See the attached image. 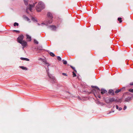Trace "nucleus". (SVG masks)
<instances>
[{"mask_svg":"<svg viewBox=\"0 0 133 133\" xmlns=\"http://www.w3.org/2000/svg\"><path fill=\"white\" fill-rule=\"evenodd\" d=\"M50 55L52 57H54L55 56V54L52 52H50Z\"/></svg>","mask_w":133,"mask_h":133,"instance_id":"obj_17","label":"nucleus"},{"mask_svg":"<svg viewBox=\"0 0 133 133\" xmlns=\"http://www.w3.org/2000/svg\"><path fill=\"white\" fill-rule=\"evenodd\" d=\"M14 31L16 32L17 33H19V31L17 30H14Z\"/></svg>","mask_w":133,"mask_h":133,"instance_id":"obj_28","label":"nucleus"},{"mask_svg":"<svg viewBox=\"0 0 133 133\" xmlns=\"http://www.w3.org/2000/svg\"><path fill=\"white\" fill-rule=\"evenodd\" d=\"M21 60H25L27 61H29V59L27 58H24L23 57H21Z\"/></svg>","mask_w":133,"mask_h":133,"instance_id":"obj_12","label":"nucleus"},{"mask_svg":"<svg viewBox=\"0 0 133 133\" xmlns=\"http://www.w3.org/2000/svg\"><path fill=\"white\" fill-rule=\"evenodd\" d=\"M24 18L26 20H27L28 21H30V19L27 17L26 16H25L24 17Z\"/></svg>","mask_w":133,"mask_h":133,"instance_id":"obj_15","label":"nucleus"},{"mask_svg":"<svg viewBox=\"0 0 133 133\" xmlns=\"http://www.w3.org/2000/svg\"><path fill=\"white\" fill-rule=\"evenodd\" d=\"M34 42L36 44H38V42L36 39H34Z\"/></svg>","mask_w":133,"mask_h":133,"instance_id":"obj_22","label":"nucleus"},{"mask_svg":"<svg viewBox=\"0 0 133 133\" xmlns=\"http://www.w3.org/2000/svg\"><path fill=\"white\" fill-rule=\"evenodd\" d=\"M18 24L16 22L14 24V26H18Z\"/></svg>","mask_w":133,"mask_h":133,"instance_id":"obj_19","label":"nucleus"},{"mask_svg":"<svg viewBox=\"0 0 133 133\" xmlns=\"http://www.w3.org/2000/svg\"><path fill=\"white\" fill-rule=\"evenodd\" d=\"M125 89V88L124 87L122 88L121 89H121V91L123 90H124Z\"/></svg>","mask_w":133,"mask_h":133,"instance_id":"obj_31","label":"nucleus"},{"mask_svg":"<svg viewBox=\"0 0 133 133\" xmlns=\"http://www.w3.org/2000/svg\"><path fill=\"white\" fill-rule=\"evenodd\" d=\"M62 74L63 75L67 76V75H66V73H62Z\"/></svg>","mask_w":133,"mask_h":133,"instance_id":"obj_26","label":"nucleus"},{"mask_svg":"<svg viewBox=\"0 0 133 133\" xmlns=\"http://www.w3.org/2000/svg\"><path fill=\"white\" fill-rule=\"evenodd\" d=\"M19 43L21 44L23 46H25L27 45L26 42L24 40L20 42Z\"/></svg>","mask_w":133,"mask_h":133,"instance_id":"obj_7","label":"nucleus"},{"mask_svg":"<svg viewBox=\"0 0 133 133\" xmlns=\"http://www.w3.org/2000/svg\"><path fill=\"white\" fill-rule=\"evenodd\" d=\"M109 93L110 94L112 95H114V91L112 89L109 90Z\"/></svg>","mask_w":133,"mask_h":133,"instance_id":"obj_8","label":"nucleus"},{"mask_svg":"<svg viewBox=\"0 0 133 133\" xmlns=\"http://www.w3.org/2000/svg\"><path fill=\"white\" fill-rule=\"evenodd\" d=\"M115 101V100L114 98L111 97L108 98L106 100V102L107 103H109L111 102H112Z\"/></svg>","mask_w":133,"mask_h":133,"instance_id":"obj_4","label":"nucleus"},{"mask_svg":"<svg viewBox=\"0 0 133 133\" xmlns=\"http://www.w3.org/2000/svg\"><path fill=\"white\" fill-rule=\"evenodd\" d=\"M130 84L131 85H133V82H132L131 83H130Z\"/></svg>","mask_w":133,"mask_h":133,"instance_id":"obj_35","label":"nucleus"},{"mask_svg":"<svg viewBox=\"0 0 133 133\" xmlns=\"http://www.w3.org/2000/svg\"><path fill=\"white\" fill-rule=\"evenodd\" d=\"M48 76L49 77V78H50L52 79L53 81H54V80H55V78L54 77H53L52 76H50L49 75V74H48Z\"/></svg>","mask_w":133,"mask_h":133,"instance_id":"obj_11","label":"nucleus"},{"mask_svg":"<svg viewBox=\"0 0 133 133\" xmlns=\"http://www.w3.org/2000/svg\"><path fill=\"white\" fill-rule=\"evenodd\" d=\"M129 91L131 92H133V89H130Z\"/></svg>","mask_w":133,"mask_h":133,"instance_id":"obj_25","label":"nucleus"},{"mask_svg":"<svg viewBox=\"0 0 133 133\" xmlns=\"http://www.w3.org/2000/svg\"><path fill=\"white\" fill-rule=\"evenodd\" d=\"M98 95H97V97L99 98H100V97H101V96H100V95L98 94H97Z\"/></svg>","mask_w":133,"mask_h":133,"instance_id":"obj_33","label":"nucleus"},{"mask_svg":"<svg viewBox=\"0 0 133 133\" xmlns=\"http://www.w3.org/2000/svg\"><path fill=\"white\" fill-rule=\"evenodd\" d=\"M93 88H95L96 89V90L94 89L92 90V92L94 93V95L96 96L95 93H96L97 94H98L101 91V90L99 88L96 86H92Z\"/></svg>","mask_w":133,"mask_h":133,"instance_id":"obj_2","label":"nucleus"},{"mask_svg":"<svg viewBox=\"0 0 133 133\" xmlns=\"http://www.w3.org/2000/svg\"><path fill=\"white\" fill-rule=\"evenodd\" d=\"M47 16L48 17L51 19L49 21L48 23H47V24H50L52 23V19L53 18L52 15L51 13L50 12H48L47 14Z\"/></svg>","mask_w":133,"mask_h":133,"instance_id":"obj_3","label":"nucleus"},{"mask_svg":"<svg viewBox=\"0 0 133 133\" xmlns=\"http://www.w3.org/2000/svg\"><path fill=\"white\" fill-rule=\"evenodd\" d=\"M24 38V36L22 35H21L17 38V41L18 42L20 43L23 40Z\"/></svg>","mask_w":133,"mask_h":133,"instance_id":"obj_5","label":"nucleus"},{"mask_svg":"<svg viewBox=\"0 0 133 133\" xmlns=\"http://www.w3.org/2000/svg\"><path fill=\"white\" fill-rule=\"evenodd\" d=\"M63 63L64 64H67V62L66 61L63 60Z\"/></svg>","mask_w":133,"mask_h":133,"instance_id":"obj_20","label":"nucleus"},{"mask_svg":"<svg viewBox=\"0 0 133 133\" xmlns=\"http://www.w3.org/2000/svg\"><path fill=\"white\" fill-rule=\"evenodd\" d=\"M118 20L119 21V23H121L122 22V18L121 17H119L118 18Z\"/></svg>","mask_w":133,"mask_h":133,"instance_id":"obj_16","label":"nucleus"},{"mask_svg":"<svg viewBox=\"0 0 133 133\" xmlns=\"http://www.w3.org/2000/svg\"><path fill=\"white\" fill-rule=\"evenodd\" d=\"M121 91V89H118L115 92L116 93H117Z\"/></svg>","mask_w":133,"mask_h":133,"instance_id":"obj_18","label":"nucleus"},{"mask_svg":"<svg viewBox=\"0 0 133 133\" xmlns=\"http://www.w3.org/2000/svg\"><path fill=\"white\" fill-rule=\"evenodd\" d=\"M44 4L41 2H39L36 6V9L38 12H40L45 8Z\"/></svg>","mask_w":133,"mask_h":133,"instance_id":"obj_1","label":"nucleus"},{"mask_svg":"<svg viewBox=\"0 0 133 133\" xmlns=\"http://www.w3.org/2000/svg\"><path fill=\"white\" fill-rule=\"evenodd\" d=\"M122 109V108L121 107H119V108H118V110L119 111H120Z\"/></svg>","mask_w":133,"mask_h":133,"instance_id":"obj_32","label":"nucleus"},{"mask_svg":"<svg viewBox=\"0 0 133 133\" xmlns=\"http://www.w3.org/2000/svg\"><path fill=\"white\" fill-rule=\"evenodd\" d=\"M43 62H44L45 63V64H48V62H46L45 61H44Z\"/></svg>","mask_w":133,"mask_h":133,"instance_id":"obj_27","label":"nucleus"},{"mask_svg":"<svg viewBox=\"0 0 133 133\" xmlns=\"http://www.w3.org/2000/svg\"><path fill=\"white\" fill-rule=\"evenodd\" d=\"M107 92V91L106 90H104L103 89H101V93L102 94H103L105 93H106Z\"/></svg>","mask_w":133,"mask_h":133,"instance_id":"obj_9","label":"nucleus"},{"mask_svg":"<svg viewBox=\"0 0 133 133\" xmlns=\"http://www.w3.org/2000/svg\"><path fill=\"white\" fill-rule=\"evenodd\" d=\"M127 108V107L126 106H125V105L124 106V108H123V109L124 110H125V109H126Z\"/></svg>","mask_w":133,"mask_h":133,"instance_id":"obj_29","label":"nucleus"},{"mask_svg":"<svg viewBox=\"0 0 133 133\" xmlns=\"http://www.w3.org/2000/svg\"><path fill=\"white\" fill-rule=\"evenodd\" d=\"M36 3V2L35 3H33V4H30L29 5V8H27L26 9V12L27 13H28L27 11L28 9H29L30 11H31V10H32V8L34 7L35 6V4Z\"/></svg>","mask_w":133,"mask_h":133,"instance_id":"obj_6","label":"nucleus"},{"mask_svg":"<svg viewBox=\"0 0 133 133\" xmlns=\"http://www.w3.org/2000/svg\"><path fill=\"white\" fill-rule=\"evenodd\" d=\"M57 59L59 61H61V57L59 56H57Z\"/></svg>","mask_w":133,"mask_h":133,"instance_id":"obj_23","label":"nucleus"},{"mask_svg":"<svg viewBox=\"0 0 133 133\" xmlns=\"http://www.w3.org/2000/svg\"><path fill=\"white\" fill-rule=\"evenodd\" d=\"M72 75L73 77H75L76 76V74L74 72H72Z\"/></svg>","mask_w":133,"mask_h":133,"instance_id":"obj_21","label":"nucleus"},{"mask_svg":"<svg viewBox=\"0 0 133 133\" xmlns=\"http://www.w3.org/2000/svg\"><path fill=\"white\" fill-rule=\"evenodd\" d=\"M129 101V100L128 99V98H126L125 99V102H128Z\"/></svg>","mask_w":133,"mask_h":133,"instance_id":"obj_30","label":"nucleus"},{"mask_svg":"<svg viewBox=\"0 0 133 133\" xmlns=\"http://www.w3.org/2000/svg\"><path fill=\"white\" fill-rule=\"evenodd\" d=\"M19 67L23 70H27V68L26 67H25L24 66H20Z\"/></svg>","mask_w":133,"mask_h":133,"instance_id":"obj_13","label":"nucleus"},{"mask_svg":"<svg viewBox=\"0 0 133 133\" xmlns=\"http://www.w3.org/2000/svg\"><path fill=\"white\" fill-rule=\"evenodd\" d=\"M116 109H118V108H119L118 107V106L117 105H116Z\"/></svg>","mask_w":133,"mask_h":133,"instance_id":"obj_34","label":"nucleus"},{"mask_svg":"<svg viewBox=\"0 0 133 133\" xmlns=\"http://www.w3.org/2000/svg\"><path fill=\"white\" fill-rule=\"evenodd\" d=\"M70 67L72 68V69L74 70V71L75 72H76V70L75 69V68L74 67L72 66H70Z\"/></svg>","mask_w":133,"mask_h":133,"instance_id":"obj_24","label":"nucleus"},{"mask_svg":"<svg viewBox=\"0 0 133 133\" xmlns=\"http://www.w3.org/2000/svg\"><path fill=\"white\" fill-rule=\"evenodd\" d=\"M117 102H121V101H117Z\"/></svg>","mask_w":133,"mask_h":133,"instance_id":"obj_37","label":"nucleus"},{"mask_svg":"<svg viewBox=\"0 0 133 133\" xmlns=\"http://www.w3.org/2000/svg\"><path fill=\"white\" fill-rule=\"evenodd\" d=\"M26 36L27 37V39L28 41H31V37L28 35H26Z\"/></svg>","mask_w":133,"mask_h":133,"instance_id":"obj_10","label":"nucleus"},{"mask_svg":"<svg viewBox=\"0 0 133 133\" xmlns=\"http://www.w3.org/2000/svg\"><path fill=\"white\" fill-rule=\"evenodd\" d=\"M50 26L51 27H55V26H54V25H50Z\"/></svg>","mask_w":133,"mask_h":133,"instance_id":"obj_36","label":"nucleus"},{"mask_svg":"<svg viewBox=\"0 0 133 133\" xmlns=\"http://www.w3.org/2000/svg\"><path fill=\"white\" fill-rule=\"evenodd\" d=\"M24 2L25 5H27L28 4L29 0H24Z\"/></svg>","mask_w":133,"mask_h":133,"instance_id":"obj_14","label":"nucleus"}]
</instances>
